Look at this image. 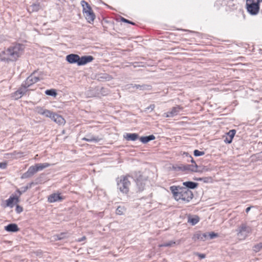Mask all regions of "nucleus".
I'll list each match as a JSON object with an SVG mask.
<instances>
[{"label": "nucleus", "mask_w": 262, "mask_h": 262, "mask_svg": "<svg viewBox=\"0 0 262 262\" xmlns=\"http://www.w3.org/2000/svg\"><path fill=\"white\" fill-rule=\"evenodd\" d=\"M24 46L21 44H16L11 46L0 53V60L4 61H16L22 54Z\"/></svg>", "instance_id": "obj_1"}, {"label": "nucleus", "mask_w": 262, "mask_h": 262, "mask_svg": "<svg viewBox=\"0 0 262 262\" xmlns=\"http://www.w3.org/2000/svg\"><path fill=\"white\" fill-rule=\"evenodd\" d=\"M174 199L182 203H188L193 196L192 192L186 188L172 186L170 187Z\"/></svg>", "instance_id": "obj_2"}, {"label": "nucleus", "mask_w": 262, "mask_h": 262, "mask_svg": "<svg viewBox=\"0 0 262 262\" xmlns=\"http://www.w3.org/2000/svg\"><path fill=\"white\" fill-rule=\"evenodd\" d=\"M92 56H83L80 57L75 54H70L66 56L67 61L71 64L77 63L78 66H83L92 62L94 60Z\"/></svg>", "instance_id": "obj_3"}, {"label": "nucleus", "mask_w": 262, "mask_h": 262, "mask_svg": "<svg viewBox=\"0 0 262 262\" xmlns=\"http://www.w3.org/2000/svg\"><path fill=\"white\" fill-rule=\"evenodd\" d=\"M262 0H246V6L247 12L252 15H257L260 9V3Z\"/></svg>", "instance_id": "obj_4"}, {"label": "nucleus", "mask_w": 262, "mask_h": 262, "mask_svg": "<svg viewBox=\"0 0 262 262\" xmlns=\"http://www.w3.org/2000/svg\"><path fill=\"white\" fill-rule=\"evenodd\" d=\"M117 188L121 192L126 194L129 191L130 183L127 177L121 176L117 180Z\"/></svg>", "instance_id": "obj_5"}, {"label": "nucleus", "mask_w": 262, "mask_h": 262, "mask_svg": "<svg viewBox=\"0 0 262 262\" xmlns=\"http://www.w3.org/2000/svg\"><path fill=\"white\" fill-rule=\"evenodd\" d=\"M237 235L240 239H244L251 232L250 227L245 224L241 225L237 229Z\"/></svg>", "instance_id": "obj_6"}, {"label": "nucleus", "mask_w": 262, "mask_h": 262, "mask_svg": "<svg viewBox=\"0 0 262 262\" xmlns=\"http://www.w3.org/2000/svg\"><path fill=\"white\" fill-rule=\"evenodd\" d=\"M37 72L35 71L27 78L24 83V85L26 88H28L42 79L38 75H37Z\"/></svg>", "instance_id": "obj_7"}, {"label": "nucleus", "mask_w": 262, "mask_h": 262, "mask_svg": "<svg viewBox=\"0 0 262 262\" xmlns=\"http://www.w3.org/2000/svg\"><path fill=\"white\" fill-rule=\"evenodd\" d=\"M182 110V107H181L179 105H177L175 107H173L171 108V111H169L166 113L164 114V116L165 117H173L176 115H177Z\"/></svg>", "instance_id": "obj_8"}, {"label": "nucleus", "mask_w": 262, "mask_h": 262, "mask_svg": "<svg viewBox=\"0 0 262 262\" xmlns=\"http://www.w3.org/2000/svg\"><path fill=\"white\" fill-rule=\"evenodd\" d=\"M198 166L196 163L194 164H186L182 165L180 167V169L187 171H192V172H199L200 171V170L198 169Z\"/></svg>", "instance_id": "obj_9"}, {"label": "nucleus", "mask_w": 262, "mask_h": 262, "mask_svg": "<svg viewBox=\"0 0 262 262\" xmlns=\"http://www.w3.org/2000/svg\"><path fill=\"white\" fill-rule=\"evenodd\" d=\"M37 172V170L35 166V165L31 166L28 168V170L22 175L21 178L26 179L30 178Z\"/></svg>", "instance_id": "obj_10"}, {"label": "nucleus", "mask_w": 262, "mask_h": 262, "mask_svg": "<svg viewBox=\"0 0 262 262\" xmlns=\"http://www.w3.org/2000/svg\"><path fill=\"white\" fill-rule=\"evenodd\" d=\"M82 140L88 142L97 143L102 140V138L98 136H95L91 134H89L86 135L85 137L82 139Z\"/></svg>", "instance_id": "obj_11"}, {"label": "nucleus", "mask_w": 262, "mask_h": 262, "mask_svg": "<svg viewBox=\"0 0 262 262\" xmlns=\"http://www.w3.org/2000/svg\"><path fill=\"white\" fill-rule=\"evenodd\" d=\"M136 88L137 89H139L140 90L144 91V90H150L152 89V86L151 85L149 84H130L128 86V88Z\"/></svg>", "instance_id": "obj_12"}, {"label": "nucleus", "mask_w": 262, "mask_h": 262, "mask_svg": "<svg viewBox=\"0 0 262 262\" xmlns=\"http://www.w3.org/2000/svg\"><path fill=\"white\" fill-rule=\"evenodd\" d=\"M64 198L58 193H52L48 196V201L50 203L61 201Z\"/></svg>", "instance_id": "obj_13"}, {"label": "nucleus", "mask_w": 262, "mask_h": 262, "mask_svg": "<svg viewBox=\"0 0 262 262\" xmlns=\"http://www.w3.org/2000/svg\"><path fill=\"white\" fill-rule=\"evenodd\" d=\"M193 238L195 241L199 239L202 241H205L208 238V232L201 233L199 232L194 235Z\"/></svg>", "instance_id": "obj_14"}, {"label": "nucleus", "mask_w": 262, "mask_h": 262, "mask_svg": "<svg viewBox=\"0 0 262 262\" xmlns=\"http://www.w3.org/2000/svg\"><path fill=\"white\" fill-rule=\"evenodd\" d=\"M236 131L234 129H232L229 131L227 134V136L224 139V142L226 143H231L232 141V139L235 136Z\"/></svg>", "instance_id": "obj_15"}, {"label": "nucleus", "mask_w": 262, "mask_h": 262, "mask_svg": "<svg viewBox=\"0 0 262 262\" xmlns=\"http://www.w3.org/2000/svg\"><path fill=\"white\" fill-rule=\"evenodd\" d=\"M84 16L85 19L89 23L93 22L95 18V15L93 12V10L91 11H86V13H84Z\"/></svg>", "instance_id": "obj_16"}, {"label": "nucleus", "mask_w": 262, "mask_h": 262, "mask_svg": "<svg viewBox=\"0 0 262 262\" xmlns=\"http://www.w3.org/2000/svg\"><path fill=\"white\" fill-rule=\"evenodd\" d=\"M5 230L8 232H16L18 231L19 229L16 224H10L5 227Z\"/></svg>", "instance_id": "obj_17"}, {"label": "nucleus", "mask_w": 262, "mask_h": 262, "mask_svg": "<svg viewBox=\"0 0 262 262\" xmlns=\"http://www.w3.org/2000/svg\"><path fill=\"white\" fill-rule=\"evenodd\" d=\"M55 122L61 125L65 123V120L60 115L54 113L51 119Z\"/></svg>", "instance_id": "obj_18"}, {"label": "nucleus", "mask_w": 262, "mask_h": 262, "mask_svg": "<svg viewBox=\"0 0 262 262\" xmlns=\"http://www.w3.org/2000/svg\"><path fill=\"white\" fill-rule=\"evenodd\" d=\"M14 201H15V203H18L19 201L18 198L17 196H10L8 200L6 201V204L5 207H12L13 206V203Z\"/></svg>", "instance_id": "obj_19"}, {"label": "nucleus", "mask_w": 262, "mask_h": 262, "mask_svg": "<svg viewBox=\"0 0 262 262\" xmlns=\"http://www.w3.org/2000/svg\"><path fill=\"white\" fill-rule=\"evenodd\" d=\"M183 185L186 187V188L188 189H195L198 186L197 183H195L191 181H187L183 183Z\"/></svg>", "instance_id": "obj_20"}, {"label": "nucleus", "mask_w": 262, "mask_h": 262, "mask_svg": "<svg viewBox=\"0 0 262 262\" xmlns=\"http://www.w3.org/2000/svg\"><path fill=\"white\" fill-rule=\"evenodd\" d=\"M124 138L127 141H135L138 139L139 135L136 133H133V134L127 133L126 134L125 136H124Z\"/></svg>", "instance_id": "obj_21"}, {"label": "nucleus", "mask_w": 262, "mask_h": 262, "mask_svg": "<svg viewBox=\"0 0 262 262\" xmlns=\"http://www.w3.org/2000/svg\"><path fill=\"white\" fill-rule=\"evenodd\" d=\"M155 139V137L153 135H151L148 136H143L140 138V140L143 143H147L150 141Z\"/></svg>", "instance_id": "obj_22"}, {"label": "nucleus", "mask_w": 262, "mask_h": 262, "mask_svg": "<svg viewBox=\"0 0 262 262\" xmlns=\"http://www.w3.org/2000/svg\"><path fill=\"white\" fill-rule=\"evenodd\" d=\"M50 165L51 164L48 163H38L35 164L37 171H41L45 168H48Z\"/></svg>", "instance_id": "obj_23"}, {"label": "nucleus", "mask_w": 262, "mask_h": 262, "mask_svg": "<svg viewBox=\"0 0 262 262\" xmlns=\"http://www.w3.org/2000/svg\"><path fill=\"white\" fill-rule=\"evenodd\" d=\"M200 220V218L197 215L193 216H189L188 218V222L191 224L192 225H195Z\"/></svg>", "instance_id": "obj_24"}, {"label": "nucleus", "mask_w": 262, "mask_h": 262, "mask_svg": "<svg viewBox=\"0 0 262 262\" xmlns=\"http://www.w3.org/2000/svg\"><path fill=\"white\" fill-rule=\"evenodd\" d=\"M23 85L24 86V88H21L16 91V94H19V96L16 97V98H21L27 92L26 89L27 88H26V86H25L24 83L23 84Z\"/></svg>", "instance_id": "obj_25"}, {"label": "nucleus", "mask_w": 262, "mask_h": 262, "mask_svg": "<svg viewBox=\"0 0 262 262\" xmlns=\"http://www.w3.org/2000/svg\"><path fill=\"white\" fill-rule=\"evenodd\" d=\"M54 113L48 110H46L45 111H43V116H46V117L50 118L52 119V116H53Z\"/></svg>", "instance_id": "obj_26"}, {"label": "nucleus", "mask_w": 262, "mask_h": 262, "mask_svg": "<svg viewBox=\"0 0 262 262\" xmlns=\"http://www.w3.org/2000/svg\"><path fill=\"white\" fill-rule=\"evenodd\" d=\"M46 94L51 96H56L57 95V93L54 89H50L46 91Z\"/></svg>", "instance_id": "obj_27"}, {"label": "nucleus", "mask_w": 262, "mask_h": 262, "mask_svg": "<svg viewBox=\"0 0 262 262\" xmlns=\"http://www.w3.org/2000/svg\"><path fill=\"white\" fill-rule=\"evenodd\" d=\"M137 185L138 187L139 190L142 191L143 190L145 186V183L141 181L138 180L137 182Z\"/></svg>", "instance_id": "obj_28"}, {"label": "nucleus", "mask_w": 262, "mask_h": 262, "mask_svg": "<svg viewBox=\"0 0 262 262\" xmlns=\"http://www.w3.org/2000/svg\"><path fill=\"white\" fill-rule=\"evenodd\" d=\"M175 244V242L171 241L160 245V247H172Z\"/></svg>", "instance_id": "obj_29"}, {"label": "nucleus", "mask_w": 262, "mask_h": 262, "mask_svg": "<svg viewBox=\"0 0 262 262\" xmlns=\"http://www.w3.org/2000/svg\"><path fill=\"white\" fill-rule=\"evenodd\" d=\"M262 248V243H259L256 245H255L253 249V250L255 252H258Z\"/></svg>", "instance_id": "obj_30"}, {"label": "nucleus", "mask_w": 262, "mask_h": 262, "mask_svg": "<svg viewBox=\"0 0 262 262\" xmlns=\"http://www.w3.org/2000/svg\"><path fill=\"white\" fill-rule=\"evenodd\" d=\"M193 154L194 156L199 157L204 155L205 152L204 151H201L199 150L195 149L194 150Z\"/></svg>", "instance_id": "obj_31"}, {"label": "nucleus", "mask_w": 262, "mask_h": 262, "mask_svg": "<svg viewBox=\"0 0 262 262\" xmlns=\"http://www.w3.org/2000/svg\"><path fill=\"white\" fill-rule=\"evenodd\" d=\"M208 238H209L210 239H213V238H214L218 236L217 233H215L213 232H208Z\"/></svg>", "instance_id": "obj_32"}, {"label": "nucleus", "mask_w": 262, "mask_h": 262, "mask_svg": "<svg viewBox=\"0 0 262 262\" xmlns=\"http://www.w3.org/2000/svg\"><path fill=\"white\" fill-rule=\"evenodd\" d=\"M32 11H37L40 9V5L39 4H33L31 6Z\"/></svg>", "instance_id": "obj_33"}, {"label": "nucleus", "mask_w": 262, "mask_h": 262, "mask_svg": "<svg viewBox=\"0 0 262 262\" xmlns=\"http://www.w3.org/2000/svg\"><path fill=\"white\" fill-rule=\"evenodd\" d=\"M65 234L64 233H61V234L59 235H56L54 236V239L55 240H60L63 239L64 237Z\"/></svg>", "instance_id": "obj_34"}, {"label": "nucleus", "mask_w": 262, "mask_h": 262, "mask_svg": "<svg viewBox=\"0 0 262 262\" xmlns=\"http://www.w3.org/2000/svg\"><path fill=\"white\" fill-rule=\"evenodd\" d=\"M123 207L119 206L116 209V213L119 215H121L123 213Z\"/></svg>", "instance_id": "obj_35"}, {"label": "nucleus", "mask_w": 262, "mask_h": 262, "mask_svg": "<svg viewBox=\"0 0 262 262\" xmlns=\"http://www.w3.org/2000/svg\"><path fill=\"white\" fill-rule=\"evenodd\" d=\"M45 109H43L42 107H37L36 108V112H37V113L40 114V115H43V111H45Z\"/></svg>", "instance_id": "obj_36"}, {"label": "nucleus", "mask_w": 262, "mask_h": 262, "mask_svg": "<svg viewBox=\"0 0 262 262\" xmlns=\"http://www.w3.org/2000/svg\"><path fill=\"white\" fill-rule=\"evenodd\" d=\"M121 20L123 22H124V23H128V24H132V25H135V23L134 22H132L124 17H121Z\"/></svg>", "instance_id": "obj_37"}, {"label": "nucleus", "mask_w": 262, "mask_h": 262, "mask_svg": "<svg viewBox=\"0 0 262 262\" xmlns=\"http://www.w3.org/2000/svg\"><path fill=\"white\" fill-rule=\"evenodd\" d=\"M81 4L82 7V8H86L87 7H88L90 6V5L85 1H82L81 2Z\"/></svg>", "instance_id": "obj_38"}, {"label": "nucleus", "mask_w": 262, "mask_h": 262, "mask_svg": "<svg viewBox=\"0 0 262 262\" xmlns=\"http://www.w3.org/2000/svg\"><path fill=\"white\" fill-rule=\"evenodd\" d=\"M23 207H21V206H20L19 205L16 206L15 211L17 213H20V212H21L23 211Z\"/></svg>", "instance_id": "obj_39"}, {"label": "nucleus", "mask_w": 262, "mask_h": 262, "mask_svg": "<svg viewBox=\"0 0 262 262\" xmlns=\"http://www.w3.org/2000/svg\"><path fill=\"white\" fill-rule=\"evenodd\" d=\"M195 254L196 255L198 256L201 259L204 258L206 257V255L204 254H201V253L196 252L195 253Z\"/></svg>", "instance_id": "obj_40"}, {"label": "nucleus", "mask_w": 262, "mask_h": 262, "mask_svg": "<svg viewBox=\"0 0 262 262\" xmlns=\"http://www.w3.org/2000/svg\"><path fill=\"white\" fill-rule=\"evenodd\" d=\"M82 9H83V14L86 13V11H91L92 10L91 6L88 7H87L86 8H82Z\"/></svg>", "instance_id": "obj_41"}, {"label": "nucleus", "mask_w": 262, "mask_h": 262, "mask_svg": "<svg viewBox=\"0 0 262 262\" xmlns=\"http://www.w3.org/2000/svg\"><path fill=\"white\" fill-rule=\"evenodd\" d=\"M7 163L5 162L0 163V168L2 169H5L6 168Z\"/></svg>", "instance_id": "obj_42"}, {"label": "nucleus", "mask_w": 262, "mask_h": 262, "mask_svg": "<svg viewBox=\"0 0 262 262\" xmlns=\"http://www.w3.org/2000/svg\"><path fill=\"white\" fill-rule=\"evenodd\" d=\"M155 107V105L154 104H150L148 107H147L146 110H151L152 111Z\"/></svg>", "instance_id": "obj_43"}, {"label": "nucleus", "mask_w": 262, "mask_h": 262, "mask_svg": "<svg viewBox=\"0 0 262 262\" xmlns=\"http://www.w3.org/2000/svg\"><path fill=\"white\" fill-rule=\"evenodd\" d=\"M28 189V187H27L26 186H23L20 188V190H21L22 192H26Z\"/></svg>", "instance_id": "obj_44"}, {"label": "nucleus", "mask_w": 262, "mask_h": 262, "mask_svg": "<svg viewBox=\"0 0 262 262\" xmlns=\"http://www.w3.org/2000/svg\"><path fill=\"white\" fill-rule=\"evenodd\" d=\"M18 96H19V94H16V91L13 94V97L15 99H19V98H16V97H17Z\"/></svg>", "instance_id": "obj_45"}, {"label": "nucleus", "mask_w": 262, "mask_h": 262, "mask_svg": "<svg viewBox=\"0 0 262 262\" xmlns=\"http://www.w3.org/2000/svg\"><path fill=\"white\" fill-rule=\"evenodd\" d=\"M33 182H31V183H30L26 185V186H27V187H28V189H29V188H31V187H32V185H33Z\"/></svg>", "instance_id": "obj_46"}, {"label": "nucleus", "mask_w": 262, "mask_h": 262, "mask_svg": "<svg viewBox=\"0 0 262 262\" xmlns=\"http://www.w3.org/2000/svg\"><path fill=\"white\" fill-rule=\"evenodd\" d=\"M251 208H252V207H251V206L247 207V208L246 209V213H248V212L250 210V209H251Z\"/></svg>", "instance_id": "obj_47"}, {"label": "nucleus", "mask_w": 262, "mask_h": 262, "mask_svg": "<svg viewBox=\"0 0 262 262\" xmlns=\"http://www.w3.org/2000/svg\"><path fill=\"white\" fill-rule=\"evenodd\" d=\"M85 238H86L85 236H83V237H81L80 239H79L78 240V241H79V242H82V241H83L85 240Z\"/></svg>", "instance_id": "obj_48"}, {"label": "nucleus", "mask_w": 262, "mask_h": 262, "mask_svg": "<svg viewBox=\"0 0 262 262\" xmlns=\"http://www.w3.org/2000/svg\"><path fill=\"white\" fill-rule=\"evenodd\" d=\"M203 179H204L203 178H199L194 179L195 180H197V181H202Z\"/></svg>", "instance_id": "obj_49"}, {"label": "nucleus", "mask_w": 262, "mask_h": 262, "mask_svg": "<svg viewBox=\"0 0 262 262\" xmlns=\"http://www.w3.org/2000/svg\"><path fill=\"white\" fill-rule=\"evenodd\" d=\"M17 192L19 193V195H21L24 192H22L21 190H17Z\"/></svg>", "instance_id": "obj_50"}, {"label": "nucleus", "mask_w": 262, "mask_h": 262, "mask_svg": "<svg viewBox=\"0 0 262 262\" xmlns=\"http://www.w3.org/2000/svg\"><path fill=\"white\" fill-rule=\"evenodd\" d=\"M204 178V179L202 181H203L204 182H207L206 179L207 178Z\"/></svg>", "instance_id": "obj_51"}, {"label": "nucleus", "mask_w": 262, "mask_h": 262, "mask_svg": "<svg viewBox=\"0 0 262 262\" xmlns=\"http://www.w3.org/2000/svg\"><path fill=\"white\" fill-rule=\"evenodd\" d=\"M191 162H192V163H194V164L195 163V162H194V161L193 160V159L192 158V159H191Z\"/></svg>", "instance_id": "obj_52"}]
</instances>
